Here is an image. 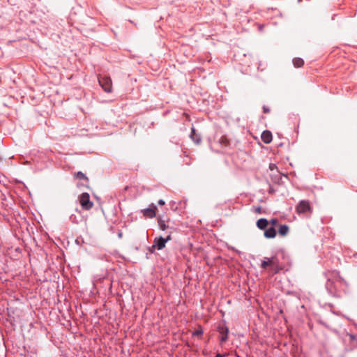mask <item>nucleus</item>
<instances>
[{"mask_svg":"<svg viewBox=\"0 0 357 357\" xmlns=\"http://www.w3.org/2000/svg\"><path fill=\"white\" fill-rule=\"evenodd\" d=\"M163 240H165V243H167L168 241H169L170 240H172V235H171V234H169V235H167L166 238H163Z\"/></svg>","mask_w":357,"mask_h":357,"instance_id":"22","label":"nucleus"},{"mask_svg":"<svg viewBox=\"0 0 357 357\" xmlns=\"http://www.w3.org/2000/svg\"><path fill=\"white\" fill-rule=\"evenodd\" d=\"M118 236H119V238H122V236H123V233H122L121 231H119V232L118 233Z\"/></svg>","mask_w":357,"mask_h":357,"instance_id":"29","label":"nucleus"},{"mask_svg":"<svg viewBox=\"0 0 357 357\" xmlns=\"http://www.w3.org/2000/svg\"><path fill=\"white\" fill-rule=\"evenodd\" d=\"M158 204L160 206H162L165 204V202L163 199H159Z\"/></svg>","mask_w":357,"mask_h":357,"instance_id":"27","label":"nucleus"},{"mask_svg":"<svg viewBox=\"0 0 357 357\" xmlns=\"http://www.w3.org/2000/svg\"><path fill=\"white\" fill-rule=\"evenodd\" d=\"M158 211L157 206L154 204H151L149 207L141 210V213L144 216L149 218H153L156 216V212Z\"/></svg>","mask_w":357,"mask_h":357,"instance_id":"6","label":"nucleus"},{"mask_svg":"<svg viewBox=\"0 0 357 357\" xmlns=\"http://www.w3.org/2000/svg\"><path fill=\"white\" fill-rule=\"evenodd\" d=\"M263 112L264 113H269L270 112V109L268 107H266V105H264L263 106Z\"/></svg>","mask_w":357,"mask_h":357,"instance_id":"23","label":"nucleus"},{"mask_svg":"<svg viewBox=\"0 0 357 357\" xmlns=\"http://www.w3.org/2000/svg\"><path fill=\"white\" fill-rule=\"evenodd\" d=\"M311 207L308 201L301 200L296 206V211L298 213H305L310 211Z\"/></svg>","mask_w":357,"mask_h":357,"instance_id":"7","label":"nucleus"},{"mask_svg":"<svg viewBox=\"0 0 357 357\" xmlns=\"http://www.w3.org/2000/svg\"><path fill=\"white\" fill-rule=\"evenodd\" d=\"M289 228L288 225H281L278 229V234L280 236H284L289 233Z\"/></svg>","mask_w":357,"mask_h":357,"instance_id":"17","label":"nucleus"},{"mask_svg":"<svg viewBox=\"0 0 357 357\" xmlns=\"http://www.w3.org/2000/svg\"><path fill=\"white\" fill-rule=\"evenodd\" d=\"M157 249L156 248H152V245L151 247H149V251L151 252V253H153L155 252V251Z\"/></svg>","mask_w":357,"mask_h":357,"instance_id":"25","label":"nucleus"},{"mask_svg":"<svg viewBox=\"0 0 357 357\" xmlns=\"http://www.w3.org/2000/svg\"><path fill=\"white\" fill-rule=\"evenodd\" d=\"M98 82L102 89L107 93H111L112 89V82L109 77L103 75L98 77Z\"/></svg>","mask_w":357,"mask_h":357,"instance_id":"4","label":"nucleus"},{"mask_svg":"<svg viewBox=\"0 0 357 357\" xmlns=\"http://www.w3.org/2000/svg\"><path fill=\"white\" fill-rule=\"evenodd\" d=\"M292 62L295 68H300L304 64L303 59L299 57L294 58Z\"/></svg>","mask_w":357,"mask_h":357,"instance_id":"18","label":"nucleus"},{"mask_svg":"<svg viewBox=\"0 0 357 357\" xmlns=\"http://www.w3.org/2000/svg\"><path fill=\"white\" fill-rule=\"evenodd\" d=\"M260 266L262 269H267L268 267H270V271L273 274H277L285 268L284 264L280 261L278 254L271 257H264Z\"/></svg>","mask_w":357,"mask_h":357,"instance_id":"2","label":"nucleus"},{"mask_svg":"<svg viewBox=\"0 0 357 357\" xmlns=\"http://www.w3.org/2000/svg\"><path fill=\"white\" fill-rule=\"evenodd\" d=\"M203 329L202 327H199L198 329L195 330L193 333H192V336H197V337H200L203 335Z\"/></svg>","mask_w":357,"mask_h":357,"instance_id":"19","label":"nucleus"},{"mask_svg":"<svg viewBox=\"0 0 357 357\" xmlns=\"http://www.w3.org/2000/svg\"><path fill=\"white\" fill-rule=\"evenodd\" d=\"M166 243L165 241L163 240V237L160 236L155 237L153 240L152 248H156L157 250H161L165 248Z\"/></svg>","mask_w":357,"mask_h":357,"instance_id":"9","label":"nucleus"},{"mask_svg":"<svg viewBox=\"0 0 357 357\" xmlns=\"http://www.w3.org/2000/svg\"><path fill=\"white\" fill-rule=\"evenodd\" d=\"M343 340L345 344H350L347 349L349 350H352L354 348L357 347V338L354 334L347 333L343 337Z\"/></svg>","mask_w":357,"mask_h":357,"instance_id":"5","label":"nucleus"},{"mask_svg":"<svg viewBox=\"0 0 357 357\" xmlns=\"http://www.w3.org/2000/svg\"><path fill=\"white\" fill-rule=\"evenodd\" d=\"M190 137L196 144H199L202 142L201 135L196 132L195 128L194 127L191 128Z\"/></svg>","mask_w":357,"mask_h":357,"instance_id":"11","label":"nucleus"},{"mask_svg":"<svg viewBox=\"0 0 357 357\" xmlns=\"http://www.w3.org/2000/svg\"><path fill=\"white\" fill-rule=\"evenodd\" d=\"M74 177L77 179H79V180H83L85 181V183H83L82 185H84V186H88V184H89V178L88 177L86 176L85 174H84L83 172H77L74 174Z\"/></svg>","mask_w":357,"mask_h":357,"instance_id":"15","label":"nucleus"},{"mask_svg":"<svg viewBox=\"0 0 357 357\" xmlns=\"http://www.w3.org/2000/svg\"><path fill=\"white\" fill-rule=\"evenodd\" d=\"M278 222V220L277 218H272L271 220H270V223L272 225L271 227H274L275 226Z\"/></svg>","mask_w":357,"mask_h":357,"instance_id":"21","label":"nucleus"},{"mask_svg":"<svg viewBox=\"0 0 357 357\" xmlns=\"http://www.w3.org/2000/svg\"><path fill=\"white\" fill-rule=\"evenodd\" d=\"M157 222L160 229L162 231H165L166 229L170 228L168 224L169 222V219L168 218L158 216L157 218Z\"/></svg>","mask_w":357,"mask_h":357,"instance_id":"10","label":"nucleus"},{"mask_svg":"<svg viewBox=\"0 0 357 357\" xmlns=\"http://www.w3.org/2000/svg\"><path fill=\"white\" fill-rule=\"evenodd\" d=\"M69 218L70 220L73 223H78L79 221L77 216L74 214L70 215Z\"/></svg>","mask_w":357,"mask_h":357,"instance_id":"20","label":"nucleus"},{"mask_svg":"<svg viewBox=\"0 0 357 357\" xmlns=\"http://www.w3.org/2000/svg\"><path fill=\"white\" fill-rule=\"evenodd\" d=\"M273 192V189H271V188H270V190H269V192H270V193H272Z\"/></svg>","mask_w":357,"mask_h":357,"instance_id":"30","label":"nucleus"},{"mask_svg":"<svg viewBox=\"0 0 357 357\" xmlns=\"http://www.w3.org/2000/svg\"><path fill=\"white\" fill-rule=\"evenodd\" d=\"M222 149H227L230 147V142L225 136H221L218 141Z\"/></svg>","mask_w":357,"mask_h":357,"instance_id":"14","label":"nucleus"},{"mask_svg":"<svg viewBox=\"0 0 357 357\" xmlns=\"http://www.w3.org/2000/svg\"><path fill=\"white\" fill-rule=\"evenodd\" d=\"M324 276L326 279V289L329 294L335 297H341L342 293H347L348 283L341 278L337 271L325 272Z\"/></svg>","mask_w":357,"mask_h":357,"instance_id":"1","label":"nucleus"},{"mask_svg":"<svg viewBox=\"0 0 357 357\" xmlns=\"http://www.w3.org/2000/svg\"><path fill=\"white\" fill-rule=\"evenodd\" d=\"M269 222L266 218H260L257 221V227L261 230H265Z\"/></svg>","mask_w":357,"mask_h":357,"instance_id":"16","label":"nucleus"},{"mask_svg":"<svg viewBox=\"0 0 357 357\" xmlns=\"http://www.w3.org/2000/svg\"><path fill=\"white\" fill-rule=\"evenodd\" d=\"M277 234L276 229L274 227H270L264 230V236L267 238H273Z\"/></svg>","mask_w":357,"mask_h":357,"instance_id":"13","label":"nucleus"},{"mask_svg":"<svg viewBox=\"0 0 357 357\" xmlns=\"http://www.w3.org/2000/svg\"><path fill=\"white\" fill-rule=\"evenodd\" d=\"M261 138L264 143H265V144L271 143L272 141V138H273L271 132L269 130L263 131V132L261 133Z\"/></svg>","mask_w":357,"mask_h":357,"instance_id":"12","label":"nucleus"},{"mask_svg":"<svg viewBox=\"0 0 357 357\" xmlns=\"http://www.w3.org/2000/svg\"><path fill=\"white\" fill-rule=\"evenodd\" d=\"M227 356V353H225L222 354H220V353H217L215 357H226Z\"/></svg>","mask_w":357,"mask_h":357,"instance_id":"24","label":"nucleus"},{"mask_svg":"<svg viewBox=\"0 0 357 357\" xmlns=\"http://www.w3.org/2000/svg\"><path fill=\"white\" fill-rule=\"evenodd\" d=\"M79 201L84 210L89 211L93 206V203L90 199L88 192H83L79 196Z\"/></svg>","mask_w":357,"mask_h":357,"instance_id":"3","label":"nucleus"},{"mask_svg":"<svg viewBox=\"0 0 357 357\" xmlns=\"http://www.w3.org/2000/svg\"><path fill=\"white\" fill-rule=\"evenodd\" d=\"M275 167H276V165L275 164L271 163L269 165V168H270L271 170H273L274 168H275Z\"/></svg>","mask_w":357,"mask_h":357,"instance_id":"26","label":"nucleus"},{"mask_svg":"<svg viewBox=\"0 0 357 357\" xmlns=\"http://www.w3.org/2000/svg\"><path fill=\"white\" fill-rule=\"evenodd\" d=\"M261 211V208L260 206H258L257 208H255V212L256 213H260Z\"/></svg>","mask_w":357,"mask_h":357,"instance_id":"28","label":"nucleus"},{"mask_svg":"<svg viewBox=\"0 0 357 357\" xmlns=\"http://www.w3.org/2000/svg\"><path fill=\"white\" fill-rule=\"evenodd\" d=\"M218 331L221 335L220 342L221 343L225 342L228 339L229 328L225 324L219 325L218 327Z\"/></svg>","mask_w":357,"mask_h":357,"instance_id":"8","label":"nucleus"}]
</instances>
